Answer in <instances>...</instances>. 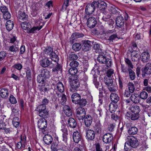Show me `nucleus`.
Here are the masks:
<instances>
[{
    "label": "nucleus",
    "instance_id": "nucleus-1",
    "mask_svg": "<svg viewBox=\"0 0 151 151\" xmlns=\"http://www.w3.org/2000/svg\"><path fill=\"white\" fill-rule=\"evenodd\" d=\"M105 52H101L99 54L97 58V60L100 63L102 64H105L107 67L111 66L112 63L110 60L108 58H106L105 56Z\"/></svg>",
    "mask_w": 151,
    "mask_h": 151
},
{
    "label": "nucleus",
    "instance_id": "nucleus-2",
    "mask_svg": "<svg viewBox=\"0 0 151 151\" xmlns=\"http://www.w3.org/2000/svg\"><path fill=\"white\" fill-rule=\"evenodd\" d=\"M69 82L70 83L71 87L70 88V91L74 92L80 86L79 83L77 78H75L73 76H70L69 78Z\"/></svg>",
    "mask_w": 151,
    "mask_h": 151
},
{
    "label": "nucleus",
    "instance_id": "nucleus-3",
    "mask_svg": "<svg viewBox=\"0 0 151 151\" xmlns=\"http://www.w3.org/2000/svg\"><path fill=\"white\" fill-rule=\"evenodd\" d=\"M127 139L128 140L129 145L128 146L136 148L139 145V142L137 139L134 136H128L127 137Z\"/></svg>",
    "mask_w": 151,
    "mask_h": 151
},
{
    "label": "nucleus",
    "instance_id": "nucleus-4",
    "mask_svg": "<svg viewBox=\"0 0 151 151\" xmlns=\"http://www.w3.org/2000/svg\"><path fill=\"white\" fill-rule=\"evenodd\" d=\"M76 112V117L79 120H83L86 116L85 109L82 107L77 109Z\"/></svg>",
    "mask_w": 151,
    "mask_h": 151
},
{
    "label": "nucleus",
    "instance_id": "nucleus-5",
    "mask_svg": "<svg viewBox=\"0 0 151 151\" xmlns=\"http://www.w3.org/2000/svg\"><path fill=\"white\" fill-rule=\"evenodd\" d=\"M96 4L94 1L91 4L87 5L85 8V12L87 14L90 15L93 13L96 7Z\"/></svg>",
    "mask_w": 151,
    "mask_h": 151
},
{
    "label": "nucleus",
    "instance_id": "nucleus-6",
    "mask_svg": "<svg viewBox=\"0 0 151 151\" xmlns=\"http://www.w3.org/2000/svg\"><path fill=\"white\" fill-rule=\"evenodd\" d=\"M86 139L88 141L93 140L95 137V133L94 131L91 129L86 130Z\"/></svg>",
    "mask_w": 151,
    "mask_h": 151
},
{
    "label": "nucleus",
    "instance_id": "nucleus-7",
    "mask_svg": "<svg viewBox=\"0 0 151 151\" xmlns=\"http://www.w3.org/2000/svg\"><path fill=\"white\" fill-rule=\"evenodd\" d=\"M142 76H145V74H151V63H148L146 64L144 68L142 70Z\"/></svg>",
    "mask_w": 151,
    "mask_h": 151
},
{
    "label": "nucleus",
    "instance_id": "nucleus-8",
    "mask_svg": "<svg viewBox=\"0 0 151 151\" xmlns=\"http://www.w3.org/2000/svg\"><path fill=\"white\" fill-rule=\"evenodd\" d=\"M113 139L112 134L109 133H106L103 136L102 140L103 142L106 144L110 143Z\"/></svg>",
    "mask_w": 151,
    "mask_h": 151
},
{
    "label": "nucleus",
    "instance_id": "nucleus-9",
    "mask_svg": "<svg viewBox=\"0 0 151 151\" xmlns=\"http://www.w3.org/2000/svg\"><path fill=\"white\" fill-rule=\"evenodd\" d=\"M47 122L45 119H40L38 123L39 128L42 130H45L47 126Z\"/></svg>",
    "mask_w": 151,
    "mask_h": 151
},
{
    "label": "nucleus",
    "instance_id": "nucleus-10",
    "mask_svg": "<svg viewBox=\"0 0 151 151\" xmlns=\"http://www.w3.org/2000/svg\"><path fill=\"white\" fill-rule=\"evenodd\" d=\"M87 25L90 28H93L97 24V21L93 17H91L87 20Z\"/></svg>",
    "mask_w": 151,
    "mask_h": 151
},
{
    "label": "nucleus",
    "instance_id": "nucleus-11",
    "mask_svg": "<svg viewBox=\"0 0 151 151\" xmlns=\"http://www.w3.org/2000/svg\"><path fill=\"white\" fill-rule=\"evenodd\" d=\"M95 3L96 4V7H98L100 10H103L107 7L106 3L104 1L99 0L98 1H94Z\"/></svg>",
    "mask_w": 151,
    "mask_h": 151
},
{
    "label": "nucleus",
    "instance_id": "nucleus-12",
    "mask_svg": "<svg viewBox=\"0 0 151 151\" xmlns=\"http://www.w3.org/2000/svg\"><path fill=\"white\" fill-rule=\"evenodd\" d=\"M131 56L132 61H137L140 58L139 52L136 50H134L131 52Z\"/></svg>",
    "mask_w": 151,
    "mask_h": 151
},
{
    "label": "nucleus",
    "instance_id": "nucleus-13",
    "mask_svg": "<svg viewBox=\"0 0 151 151\" xmlns=\"http://www.w3.org/2000/svg\"><path fill=\"white\" fill-rule=\"evenodd\" d=\"M129 124H126L127 127H128V132L130 135H134L136 134L138 132V129L136 127H129Z\"/></svg>",
    "mask_w": 151,
    "mask_h": 151
},
{
    "label": "nucleus",
    "instance_id": "nucleus-14",
    "mask_svg": "<svg viewBox=\"0 0 151 151\" xmlns=\"http://www.w3.org/2000/svg\"><path fill=\"white\" fill-rule=\"evenodd\" d=\"M41 65L44 68H46L49 66L52 63L50 61L48 58H45L41 60L40 61Z\"/></svg>",
    "mask_w": 151,
    "mask_h": 151
},
{
    "label": "nucleus",
    "instance_id": "nucleus-15",
    "mask_svg": "<svg viewBox=\"0 0 151 151\" xmlns=\"http://www.w3.org/2000/svg\"><path fill=\"white\" fill-rule=\"evenodd\" d=\"M81 98V95L77 93H73L71 96L72 101L75 104L78 103Z\"/></svg>",
    "mask_w": 151,
    "mask_h": 151
},
{
    "label": "nucleus",
    "instance_id": "nucleus-16",
    "mask_svg": "<svg viewBox=\"0 0 151 151\" xmlns=\"http://www.w3.org/2000/svg\"><path fill=\"white\" fill-rule=\"evenodd\" d=\"M17 18L20 20H26L27 19L28 15L23 11H19L18 12Z\"/></svg>",
    "mask_w": 151,
    "mask_h": 151
},
{
    "label": "nucleus",
    "instance_id": "nucleus-17",
    "mask_svg": "<svg viewBox=\"0 0 151 151\" xmlns=\"http://www.w3.org/2000/svg\"><path fill=\"white\" fill-rule=\"evenodd\" d=\"M116 26L119 27H121L124 25V20L122 17L119 16L116 18Z\"/></svg>",
    "mask_w": 151,
    "mask_h": 151
},
{
    "label": "nucleus",
    "instance_id": "nucleus-18",
    "mask_svg": "<svg viewBox=\"0 0 151 151\" xmlns=\"http://www.w3.org/2000/svg\"><path fill=\"white\" fill-rule=\"evenodd\" d=\"M81 135L78 131H76L73 132V139L74 142L78 143L81 140Z\"/></svg>",
    "mask_w": 151,
    "mask_h": 151
},
{
    "label": "nucleus",
    "instance_id": "nucleus-19",
    "mask_svg": "<svg viewBox=\"0 0 151 151\" xmlns=\"http://www.w3.org/2000/svg\"><path fill=\"white\" fill-rule=\"evenodd\" d=\"M130 99L134 103L137 104L139 102L140 97L139 95L133 93L131 95Z\"/></svg>",
    "mask_w": 151,
    "mask_h": 151
},
{
    "label": "nucleus",
    "instance_id": "nucleus-20",
    "mask_svg": "<svg viewBox=\"0 0 151 151\" xmlns=\"http://www.w3.org/2000/svg\"><path fill=\"white\" fill-rule=\"evenodd\" d=\"M61 130L63 132L62 136V141L63 143L65 144V145H67L68 139L67 136L68 135L67 130L66 129H61Z\"/></svg>",
    "mask_w": 151,
    "mask_h": 151
},
{
    "label": "nucleus",
    "instance_id": "nucleus-21",
    "mask_svg": "<svg viewBox=\"0 0 151 151\" xmlns=\"http://www.w3.org/2000/svg\"><path fill=\"white\" fill-rule=\"evenodd\" d=\"M63 110L65 114L68 116H70L72 115V110L68 105H64L63 107Z\"/></svg>",
    "mask_w": 151,
    "mask_h": 151
},
{
    "label": "nucleus",
    "instance_id": "nucleus-22",
    "mask_svg": "<svg viewBox=\"0 0 151 151\" xmlns=\"http://www.w3.org/2000/svg\"><path fill=\"white\" fill-rule=\"evenodd\" d=\"M84 123L86 127L90 126L92 122V118L90 115H86L84 117Z\"/></svg>",
    "mask_w": 151,
    "mask_h": 151
},
{
    "label": "nucleus",
    "instance_id": "nucleus-23",
    "mask_svg": "<svg viewBox=\"0 0 151 151\" xmlns=\"http://www.w3.org/2000/svg\"><path fill=\"white\" fill-rule=\"evenodd\" d=\"M141 58L142 61L143 62L148 61L150 58V55L148 52H144L141 55Z\"/></svg>",
    "mask_w": 151,
    "mask_h": 151
},
{
    "label": "nucleus",
    "instance_id": "nucleus-24",
    "mask_svg": "<svg viewBox=\"0 0 151 151\" xmlns=\"http://www.w3.org/2000/svg\"><path fill=\"white\" fill-rule=\"evenodd\" d=\"M39 90L40 91V93L42 95H44L45 93L47 92L49 94L50 92H53V89L50 88H47L45 87L44 86H42L40 88H39Z\"/></svg>",
    "mask_w": 151,
    "mask_h": 151
},
{
    "label": "nucleus",
    "instance_id": "nucleus-25",
    "mask_svg": "<svg viewBox=\"0 0 151 151\" xmlns=\"http://www.w3.org/2000/svg\"><path fill=\"white\" fill-rule=\"evenodd\" d=\"M91 42L88 40L85 41L83 44V49L84 51L89 50L91 48Z\"/></svg>",
    "mask_w": 151,
    "mask_h": 151
},
{
    "label": "nucleus",
    "instance_id": "nucleus-26",
    "mask_svg": "<svg viewBox=\"0 0 151 151\" xmlns=\"http://www.w3.org/2000/svg\"><path fill=\"white\" fill-rule=\"evenodd\" d=\"M56 88L55 90H57L60 93H63L65 90V88L63 83L61 82H59L56 84Z\"/></svg>",
    "mask_w": 151,
    "mask_h": 151
},
{
    "label": "nucleus",
    "instance_id": "nucleus-27",
    "mask_svg": "<svg viewBox=\"0 0 151 151\" xmlns=\"http://www.w3.org/2000/svg\"><path fill=\"white\" fill-rule=\"evenodd\" d=\"M52 137L50 135H45L44 137L43 140L44 142L47 145L50 144L52 141Z\"/></svg>",
    "mask_w": 151,
    "mask_h": 151
},
{
    "label": "nucleus",
    "instance_id": "nucleus-28",
    "mask_svg": "<svg viewBox=\"0 0 151 151\" xmlns=\"http://www.w3.org/2000/svg\"><path fill=\"white\" fill-rule=\"evenodd\" d=\"M53 93H52V92H50V94L51 96H52V99L53 101H55L57 99V96L58 98H60V93H59L56 91L55 89L53 90Z\"/></svg>",
    "mask_w": 151,
    "mask_h": 151
},
{
    "label": "nucleus",
    "instance_id": "nucleus-29",
    "mask_svg": "<svg viewBox=\"0 0 151 151\" xmlns=\"http://www.w3.org/2000/svg\"><path fill=\"white\" fill-rule=\"evenodd\" d=\"M110 98L111 101L115 103H117L119 99L118 95L114 93H112L111 94Z\"/></svg>",
    "mask_w": 151,
    "mask_h": 151
},
{
    "label": "nucleus",
    "instance_id": "nucleus-30",
    "mask_svg": "<svg viewBox=\"0 0 151 151\" xmlns=\"http://www.w3.org/2000/svg\"><path fill=\"white\" fill-rule=\"evenodd\" d=\"M42 50L45 54H47V55H49V56L54 52L52 48L50 47H47L46 48H44Z\"/></svg>",
    "mask_w": 151,
    "mask_h": 151
},
{
    "label": "nucleus",
    "instance_id": "nucleus-31",
    "mask_svg": "<svg viewBox=\"0 0 151 151\" xmlns=\"http://www.w3.org/2000/svg\"><path fill=\"white\" fill-rule=\"evenodd\" d=\"M131 111L134 113L139 114L140 109L139 106L137 105H132L129 108Z\"/></svg>",
    "mask_w": 151,
    "mask_h": 151
},
{
    "label": "nucleus",
    "instance_id": "nucleus-32",
    "mask_svg": "<svg viewBox=\"0 0 151 151\" xmlns=\"http://www.w3.org/2000/svg\"><path fill=\"white\" fill-rule=\"evenodd\" d=\"M40 75L45 79L48 78L50 76V72L47 69H43L41 70Z\"/></svg>",
    "mask_w": 151,
    "mask_h": 151
},
{
    "label": "nucleus",
    "instance_id": "nucleus-33",
    "mask_svg": "<svg viewBox=\"0 0 151 151\" xmlns=\"http://www.w3.org/2000/svg\"><path fill=\"white\" fill-rule=\"evenodd\" d=\"M0 95L3 98L7 97L9 95V92L8 90L6 88H2L0 91Z\"/></svg>",
    "mask_w": 151,
    "mask_h": 151
},
{
    "label": "nucleus",
    "instance_id": "nucleus-34",
    "mask_svg": "<svg viewBox=\"0 0 151 151\" xmlns=\"http://www.w3.org/2000/svg\"><path fill=\"white\" fill-rule=\"evenodd\" d=\"M78 58V56L76 54L73 53L70 54L67 58V63L71 60H76Z\"/></svg>",
    "mask_w": 151,
    "mask_h": 151
},
{
    "label": "nucleus",
    "instance_id": "nucleus-35",
    "mask_svg": "<svg viewBox=\"0 0 151 151\" xmlns=\"http://www.w3.org/2000/svg\"><path fill=\"white\" fill-rule=\"evenodd\" d=\"M68 124L70 127L75 128L76 127L77 123L75 119L73 118H69L68 121Z\"/></svg>",
    "mask_w": 151,
    "mask_h": 151
},
{
    "label": "nucleus",
    "instance_id": "nucleus-36",
    "mask_svg": "<svg viewBox=\"0 0 151 151\" xmlns=\"http://www.w3.org/2000/svg\"><path fill=\"white\" fill-rule=\"evenodd\" d=\"M14 25L12 21L10 20H8L6 24V29L8 31H10L13 29Z\"/></svg>",
    "mask_w": 151,
    "mask_h": 151
},
{
    "label": "nucleus",
    "instance_id": "nucleus-37",
    "mask_svg": "<svg viewBox=\"0 0 151 151\" xmlns=\"http://www.w3.org/2000/svg\"><path fill=\"white\" fill-rule=\"evenodd\" d=\"M21 26L23 29L27 30L28 31L31 27L30 23L29 22H24L22 23Z\"/></svg>",
    "mask_w": 151,
    "mask_h": 151
},
{
    "label": "nucleus",
    "instance_id": "nucleus-38",
    "mask_svg": "<svg viewBox=\"0 0 151 151\" xmlns=\"http://www.w3.org/2000/svg\"><path fill=\"white\" fill-rule=\"evenodd\" d=\"M5 117L4 115L0 116V130L2 129L4 127L6 124L5 123V121L6 120Z\"/></svg>",
    "mask_w": 151,
    "mask_h": 151
},
{
    "label": "nucleus",
    "instance_id": "nucleus-39",
    "mask_svg": "<svg viewBox=\"0 0 151 151\" xmlns=\"http://www.w3.org/2000/svg\"><path fill=\"white\" fill-rule=\"evenodd\" d=\"M78 72L77 69L73 68H71L68 70V72L71 76H73L75 78H77V76L76 74Z\"/></svg>",
    "mask_w": 151,
    "mask_h": 151
},
{
    "label": "nucleus",
    "instance_id": "nucleus-40",
    "mask_svg": "<svg viewBox=\"0 0 151 151\" xmlns=\"http://www.w3.org/2000/svg\"><path fill=\"white\" fill-rule=\"evenodd\" d=\"M84 35L83 34L78 32H75L72 34L71 38L73 40H74L79 38L82 37Z\"/></svg>",
    "mask_w": 151,
    "mask_h": 151
},
{
    "label": "nucleus",
    "instance_id": "nucleus-41",
    "mask_svg": "<svg viewBox=\"0 0 151 151\" xmlns=\"http://www.w3.org/2000/svg\"><path fill=\"white\" fill-rule=\"evenodd\" d=\"M81 48V44L80 43H76L72 46V49L75 51L80 50Z\"/></svg>",
    "mask_w": 151,
    "mask_h": 151
},
{
    "label": "nucleus",
    "instance_id": "nucleus-42",
    "mask_svg": "<svg viewBox=\"0 0 151 151\" xmlns=\"http://www.w3.org/2000/svg\"><path fill=\"white\" fill-rule=\"evenodd\" d=\"M38 114L40 117L43 118V119L47 118L49 115L48 111L47 110L38 112Z\"/></svg>",
    "mask_w": 151,
    "mask_h": 151
},
{
    "label": "nucleus",
    "instance_id": "nucleus-43",
    "mask_svg": "<svg viewBox=\"0 0 151 151\" xmlns=\"http://www.w3.org/2000/svg\"><path fill=\"white\" fill-rule=\"evenodd\" d=\"M128 72L129 73V78L131 80H134L136 77V75L135 72L130 68H128Z\"/></svg>",
    "mask_w": 151,
    "mask_h": 151
},
{
    "label": "nucleus",
    "instance_id": "nucleus-44",
    "mask_svg": "<svg viewBox=\"0 0 151 151\" xmlns=\"http://www.w3.org/2000/svg\"><path fill=\"white\" fill-rule=\"evenodd\" d=\"M50 57L51 60L55 63H57L58 62V57L54 52L50 56Z\"/></svg>",
    "mask_w": 151,
    "mask_h": 151
},
{
    "label": "nucleus",
    "instance_id": "nucleus-45",
    "mask_svg": "<svg viewBox=\"0 0 151 151\" xmlns=\"http://www.w3.org/2000/svg\"><path fill=\"white\" fill-rule=\"evenodd\" d=\"M108 88L110 92H115L116 91L117 87L116 85L114 84L108 85Z\"/></svg>",
    "mask_w": 151,
    "mask_h": 151
},
{
    "label": "nucleus",
    "instance_id": "nucleus-46",
    "mask_svg": "<svg viewBox=\"0 0 151 151\" xmlns=\"http://www.w3.org/2000/svg\"><path fill=\"white\" fill-rule=\"evenodd\" d=\"M94 48L96 50L95 52L98 53L99 54L101 52H104V51L101 49L100 48V45L97 44H95L94 45Z\"/></svg>",
    "mask_w": 151,
    "mask_h": 151
},
{
    "label": "nucleus",
    "instance_id": "nucleus-47",
    "mask_svg": "<svg viewBox=\"0 0 151 151\" xmlns=\"http://www.w3.org/2000/svg\"><path fill=\"white\" fill-rule=\"evenodd\" d=\"M127 86L129 90L130 91V92H132L133 93L134 91L135 88L134 84L132 82H129L128 83Z\"/></svg>",
    "mask_w": 151,
    "mask_h": 151
},
{
    "label": "nucleus",
    "instance_id": "nucleus-48",
    "mask_svg": "<svg viewBox=\"0 0 151 151\" xmlns=\"http://www.w3.org/2000/svg\"><path fill=\"white\" fill-rule=\"evenodd\" d=\"M104 81L107 86H108V85L113 84V80L109 78H107V76L105 77Z\"/></svg>",
    "mask_w": 151,
    "mask_h": 151
},
{
    "label": "nucleus",
    "instance_id": "nucleus-49",
    "mask_svg": "<svg viewBox=\"0 0 151 151\" xmlns=\"http://www.w3.org/2000/svg\"><path fill=\"white\" fill-rule=\"evenodd\" d=\"M9 50L13 53H16L18 51V47L16 45H12L9 47Z\"/></svg>",
    "mask_w": 151,
    "mask_h": 151
},
{
    "label": "nucleus",
    "instance_id": "nucleus-50",
    "mask_svg": "<svg viewBox=\"0 0 151 151\" xmlns=\"http://www.w3.org/2000/svg\"><path fill=\"white\" fill-rule=\"evenodd\" d=\"M19 110L18 109L13 108L12 109V112L11 116L12 117L19 116Z\"/></svg>",
    "mask_w": 151,
    "mask_h": 151
},
{
    "label": "nucleus",
    "instance_id": "nucleus-51",
    "mask_svg": "<svg viewBox=\"0 0 151 151\" xmlns=\"http://www.w3.org/2000/svg\"><path fill=\"white\" fill-rule=\"evenodd\" d=\"M110 17L111 16L109 13L106 12H104L103 14L102 19L104 21H107L110 19Z\"/></svg>",
    "mask_w": 151,
    "mask_h": 151
},
{
    "label": "nucleus",
    "instance_id": "nucleus-52",
    "mask_svg": "<svg viewBox=\"0 0 151 151\" xmlns=\"http://www.w3.org/2000/svg\"><path fill=\"white\" fill-rule=\"evenodd\" d=\"M20 141L22 144V147L24 148L26 142V137L24 134L22 135L20 137Z\"/></svg>",
    "mask_w": 151,
    "mask_h": 151
},
{
    "label": "nucleus",
    "instance_id": "nucleus-53",
    "mask_svg": "<svg viewBox=\"0 0 151 151\" xmlns=\"http://www.w3.org/2000/svg\"><path fill=\"white\" fill-rule=\"evenodd\" d=\"M36 110L38 112H39L42 111H45V110H47L46 109V106L40 104L37 107Z\"/></svg>",
    "mask_w": 151,
    "mask_h": 151
},
{
    "label": "nucleus",
    "instance_id": "nucleus-54",
    "mask_svg": "<svg viewBox=\"0 0 151 151\" xmlns=\"http://www.w3.org/2000/svg\"><path fill=\"white\" fill-rule=\"evenodd\" d=\"M79 63L76 60H73L71 61L69 64V65L71 68L77 69L79 65Z\"/></svg>",
    "mask_w": 151,
    "mask_h": 151
},
{
    "label": "nucleus",
    "instance_id": "nucleus-55",
    "mask_svg": "<svg viewBox=\"0 0 151 151\" xmlns=\"http://www.w3.org/2000/svg\"><path fill=\"white\" fill-rule=\"evenodd\" d=\"M87 101L86 99H80V101L79 102H78L77 104H78L80 106H85L87 104Z\"/></svg>",
    "mask_w": 151,
    "mask_h": 151
},
{
    "label": "nucleus",
    "instance_id": "nucleus-56",
    "mask_svg": "<svg viewBox=\"0 0 151 151\" xmlns=\"http://www.w3.org/2000/svg\"><path fill=\"white\" fill-rule=\"evenodd\" d=\"M121 68L122 72L125 73L126 75H128V68H127V66H125L124 65L121 64Z\"/></svg>",
    "mask_w": 151,
    "mask_h": 151
},
{
    "label": "nucleus",
    "instance_id": "nucleus-57",
    "mask_svg": "<svg viewBox=\"0 0 151 151\" xmlns=\"http://www.w3.org/2000/svg\"><path fill=\"white\" fill-rule=\"evenodd\" d=\"M140 98L142 99H146L148 96V94L145 91H143L141 92L139 95Z\"/></svg>",
    "mask_w": 151,
    "mask_h": 151
},
{
    "label": "nucleus",
    "instance_id": "nucleus-58",
    "mask_svg": "<svg viewBox=\"0 0 151 151\" xmlns=\"http://www.w3.org/2000/svg\"><path fill=\"white\" fill-rule=\"evenodd\" d=\"M60 93L61 95L60 97H61V99L60 102L62 105H64V103L67 100L66 96L65 94Z\"/></svg>",
    "mask_w": 151,
    "mask_h": 151
},
{
    "label": "nucleus",
    "instance_id": "nucleus-59",
    "mask_svg": "<svg viewBox=\"0 0 151 151\" xmlns=\"http://www.w3.org/2000/svg\"><path fill=\"white\" fill-rule=\"evenodd\" d=\"M118 8L114 6H111L109 9V11L113 14H116L117 12Z\"/></svg>",
    "mask_w": 151,
    "mask_h": 151
},
{
    "label": "nucleus",
    "instance_id": "nucleus-60",
    "mask_svg": "<svg viewBox=\"0 0 151 151\" xmlns=\"http://www.w3.org/2000/svg\"><path fill=\"white\" fill-rule=\"evenodd\" d=\"M116 107L115 105L113 104L112 103H111L109 106V109L110 111L112 113L116 111Z\"/></svg>",
    "mask_w": 151,
    "mask_h": 151
},
{
    "label": "nucleus",
    "instance_id": "nucleus-61",
    "mask_svg": "<svg viewBox=\"0 0 151 151\" xmlns=\"http://www.w3.org/2000/svg\"><path fill=\"white\" fill-rule=\"evenodd\" d=\"M118 38L117 35L116 34H113L110 35L109 37L108 40L110 42H113V40Z\"/></svg>",
    "mask_w": 151,
    "mask_h": 151
},
{
    "label": "nucleus",
    "instance_id": "nucleus-62",
    "mask_svg": "<svg viewBox=\"0 0 151 151\" xmlns=\"http://www.w3.org/2000/svg\"><path fill=\"white\" fill-rule=\"evenodd\" d=\"M71 0H65L64 4L62 6V9L66 10L67 7L69 5V2Z\"/></svg>",
    "mask_w": 151,
    "mask_h": 151
},
{
    "label": "nucleus",
    "instance_id": "nucleus-63",
    "mask_svg": "<svg viewBox=\"0 0 151 151\" xmlns=\"http://www.w3.org/2000/svg\"><path fill=\"white\" fill-rule=\"evenodd\" d=\"M3 17L4 19L6 20L9 19L11 17V14L9 11L3 14Z\"/></svg>",
    "mask_w": 151,
    "mask_h": 151
},
{
    "label": "nucleus",
    "instance_id": "nucleus-64",
    "mask_svg": "<svg viewBox=\"0 0 151 151\" xmlns=\"http://www.w3.org/2000/svg\"><path fill=\"white\" fill-rule=\"evenodd\" d=\"M114 70L112 69H109L108 70L106 73V75L105 76H107V78H109L112 75L114 74Z\"/></svg>",
    "mask_w": 151,
    "mask_h": 151
}]
</instances>
